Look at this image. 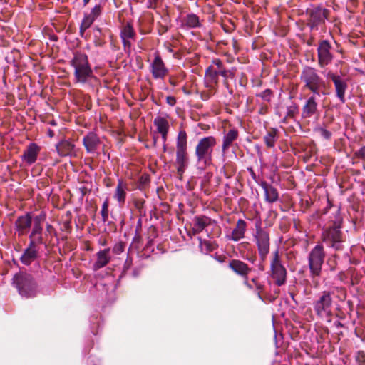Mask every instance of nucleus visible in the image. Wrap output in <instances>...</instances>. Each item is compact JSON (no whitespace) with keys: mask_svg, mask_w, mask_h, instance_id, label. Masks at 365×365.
<instances>
[{"mask_svg":"<svg viewBox=\"0 0 365 365\" xmlns=\"http://www.w3.org/2000/svg\"><path fill=\"white\" fill-rule=\"evenodd\" d=\"M14 283L16 284L19 294L25 297H32L36 294V283L31 274L19 273L14 276Z\"/></svg>","mask_w":365,"mask_h":365,"instance_id":"nucleus-7","label":"nucleus"},{"mask_svg":"<svg viewBox=\"0 0 365 365\" xmlns=\"http://www.w3.org/2000/svg\"><path fill=\"white\" fill-rule=\"evenodd\" d=\"M45 220L44 215H39L35 216L33 218L32 230L29 235V242H34V243L41 245L43 243L42 237V223Z\"/></svg>","mask_w":365,"mask_h":365,"instance_id":"nucleus-13","label":"nucleus"},{"mask_svg":"<svg viewBox=\"0 0 365 365\" xmlns=\"http://www.w3.org/2000/svg\"><path fill=\"white\" fill-rule=\"evenodd\" d=\"M101 7L96 5L89 13H86L80 26V34L83 37L85 31L91 27L94 21L101 15Z\"/></svg>","mask_w":365,"mask_h":365,"instance_id":"nucleus-16","label":"nucleus"},{"mask_svg":"<svg viewBox=\"0 0 365 365\" xmlns=\"http://www.w3.org/2000/svg\"><path fill=\"white\" fill-rule=\"evenodd\" d=\"M46 229L49 233H51V232L53 230V227L51 225H47Z\"/></svg>","mask_w":365,"mask_h":365,"instance_id":"nucleus-46","label":"nucleus"},{"mask_svg":"<svg viewBox=\"0 0 365 365\" xmlns=\"http://www.w3.org/2000/svg\"><path fill=\"white\" fill-rule=\"evenodd\" d=\"M124 251V245L121 242L115 244L113 247V252L115 255H120Z\"/></svg>","mask_w":365,"mask_h":365,"instance_id":"nucleus-40","label":"nucleus"},{"mask_svg":"<svg viewBox=\"0 0 365 365\" xmlns=\"http://www.w3.org/2000/svg\"><path fill=\"white\" fill-rule=\"evenodd\" d=\"M239 133L236 129H231L225 133L222 138V154L225 155L233 143L238 138Z\"/></svg>","mask_w":365,"mask_h":365,"instance_id":"nucleus-25","label":"nucleus"},{"mask_svg":"<svg viewBox=\"0 0 365 365\" xmlns=\"http://www.w3.org/2000/svg\"><path fill=\"white\" fill-rule=\"evenodd\" d=\"M212 66H213L220 73V75L225 78L233 77L232 71L227 70L224 68L222 61L219 58L212 60Z\"/></svg>","mask_w":365,"mask_h":365,"instance_id":"nucleus-29","label":"nucleus"},{"mask_svg":"<svg viewBox=\"0 0 365 365\" xmlns=\"http://www.w3.org/2000/svg\"><path fill=\"white\" fill-rule=\"evenodd\" d=\"M316 94L311 96L305 102L302 110V117L303 118H309L313 116L317 112V103L316 101Z\"/></svg>","mask_w":365,"mask_h":365,"instance_id":"nucleus-23","label":"nucleus"},{"mask_svg":"<svg viewBox=\"0 0 365 365\" xmlns=\"http://www.w3.org/2000/svg\"><path fill=\"white\" fill-rule=\"evenodd\" d=\"M341 222L342 218L337 212L332 227L324 230L322 232L323 241L336 250L342 248V233L340 230Z\"/></svg>","mask_w":365,"mask_h":365,"instance_id":"nucleus-5","label":"nucleus"},{"mask_svg":"<svg viewBox=\"0 0 365 365\" xmlns=\"http://www.w3.org/2000/svg\"><path fill=\"white\" fill-rule=\"evenodd\" d=\"M56 150L61 157L76 156L77 150L75 145L69 140H61L56 145Z\"/></svg>","mask_w":365,"mask_h":365,"instance_id":"nucleus-20","label":"nucleus"},{"mask_svg":"<svg viewBox=\"0 0 365 365\" xmlns=\"http://www.w3.org/2000/svg\"><path fill=\"white\" fill-rule=\"evenodd\" d=\"M163 150H166V145L165 144H163Z\"/></svg>","mask_w":365,"mask_h":365,"instance_id":"nucleus-49","label":"nucleus"},{"mask_svg":"<svg viewBox=\"0 0 365 365\" xmlns=\"http://www.w3.org/2000/svg\"><path fill=\"white\" fill-rule=\"evenodd\" d=\"M277 139V130L272 129L264 136V141L268 148H273Z\"/></svg>","mask_w":365,"mask_h":365,"instance_id":"nucleus-32","label":"nucleus"},{"mask_svg":"<svg viewBox=\"0 0 365 365\" xmlns=\"http://www.w3.org/2000/svg\"><path fill=\"white\" fill-rule=\"evenodd\" d=\"M166 102L168 104L173 106L175 104L176 100L175 97L169 96L166 97Z\"/></svg>","mask_w":365,"mask_h":365,"instance_id":"nucleus-43","label":"nucleus"},{"mask_svg":"<svg viewBox=\"0 0 365 365\" xmlns=\"http://www.w3.org/2000/svg\"><path fill=\"white\" fill-rule=\"evenodd\" d=\"M83 144L88 153H94L100 145L101 140L96 133L90 132L84 136Z\"/></svg>","mask_w":365,"mask_h":365,"instance_id":"nucleus-22","label":"nucleus"},{"mask_svg":"<svg viewBox=\"0 0 365 365\" xmlns=\"http://www.w3.org/2000/svg\"><path fill=\"white\" fill-rule=\"evenodd\" d=\"M220 76L213 66H210L205 71V78L212 84H217L218 76Z\"/></svg>","mask_w":365,"mask_h":365,"instance_id":"nucleus-31","label":"nucleus"},{"mask_svg":"<svg viewBox=\"0 0 365 365\" xmlns=\"http://www.w3.org/2000/svg\"><path fill=\"white\" fill-rule=\"evenodd\" d=\"M247 230V223L244 220H237L235 227L233 229L230 239L233 241H239L245 237Z\"/></svg>","mask_w":365,"mask_h":365,"instance_id":"nucleus-27","label":"nucleus"},{"mask_svg":"<svg viewBox=\"0 0 365 365\" xmlns=\"http://www.w3.org/2000/svg\"><path fill=\"white\" fill-rule=\"evenodd\" d=\"M216 224L215 220H212L206 216H199L194 218L193 232L194 233L201 232L208 225Z\"/></svg>","mask_w":365,"mask_h":365,"instance_id":"nucleus-26","label":"nucleus"},{"mask_svg":"<svg viewBox=\"0 0 365 365\" xmlns=\"http://www.w3.org/2000/svg\"><path fill=\"white\" fill-rule=\"evenodd\" d=\"M250 284L253 287L252 289H250L251 290L255 289L257 292V296L260 299H262V297L261 295V292H262L264 289V285L259 282V279L257 277H254L251 279L250 282H249Z\"/></svg>","mask_w":365,"mask_h":365,"instance_id":"nucleus-36","label":"nucleus"},{"mask_svg":"<svg viewBox=\"0 0 365 365\" xmlns=\"http://www.w3.org/2000/svg\"><path fill=\"white\" fill-rule=\"evenodd\" d=\"M150 70L153 77L155 79H163L168 73V68L158 53L155 54L154 59L150 65Z\"/></svg>","mask_w":365,"mask_h":365,"instance_id":"nucleus-15","label":"nucleus"},{"mask_svg":"<svg viewBox=\"0 0 365 365\" xmlns=\"http://www.w3.org/2000/svg\"><path fill=\"white\" fill-rule=\"evenodd\" d=\"M41 148L34 143H29L21 156L22 160L27 165L34 164L38 158Z\"/></svg>","mask_w":365,"mask_h":365,"instance_id":"nucleus-18","label":"nucleus"},{"mask_svg":"<svg viewBox=\"0 0 365 365\" xmlns=\"http://www.w3.org/2000/svg\"><path fill=\"white\" fill-rule=\"evenodd\" d=\"M33 218L30 213L18 217L15 222V226L19 235H24L28 233L31 227Z\"/></svg>","mask_w":365,"mask_h":365,"instance_id":"nucleus-19","label":"nucleus"},{"mask_svg":"<svg viewBox=\"0 0 365 365\" xmlns=\"http://www.w3.org/2000/svg\"><path fill=\"white\" fill-rule=\"evenodd\" d=\"M271 96L272 91L269 89H267L259 94V96L266 101H269Z\"/></svg>","mask_w":365,"mask_h":365,"instance_id":"nucleus-41","label":"nucleus"},{"mask_svg":"<svg viewBox=\"0 0 365 365\" xmlns=\"http://www.w3.org/2000/svg\"><path fill=\"white\" fill-rule=\"evenodd\" d=\"M317 130L318 131V133H319V135L324 138V139H329L331 136V132H329V130H327V129L324 128H318L317 129Z\"/></svg>","mask_w":365,"mask_h":365,"instance_id":"nucleus-39","label":"nucleus"},{"mask_svg":"<svg viewBox=\"0 0 365 365\" xmlns=\"http://www.w3.org/2000/svg\"><path fill=\"white\" fill-rule=\"evenodd\" d=\"M312 20L313 21L312 28L313 29L318 23L324 21V14L322 10H317L312 12Z\"/></svg>","mask_w":365,"mask_h":365,"instance_id":"nucleus-34","label":"nucleus"},{"mask_svg":"<svg viewBox=\"0 0 365 365\" xmlns=\"http://www.w3.org/2000/svg\"><path fill=\"white\" fill-rule=\"evenodd\" d=\"M185 24L190 28L200 26V20L198 16L193 14H188L185 19Z\"/></svg>","mask_w":365,"mask_h":365,"instance_id":"nucleus-35","label":"nucleus"},{"mask_svg":"<svg viewBox=\"0 0 365 365\" xmlns=\"http://www.w3.org/2000/svg\"><path fill=\"white\" fill-rule=\"evenodd\" d=\"M153 123L159 133L168 132L170 125L165 118L158 116L154 119Z\"/></svg>","mask_w":365,"mask_h":365,"instance_id":"nucleus-30","label":"nucleus"},{"mask_svg":"<svg viewBox=\"0 0 365 365\" xmlns=\"http://www.w3.org/2000/svg\"><path fill=\"white\" fill-rule=\"evenodd\" d=\"M216 145L217 140L212 135L199 140L195 150V155L199 165L207 168L212 165L213 150Z\"/></svg>","mask_w":365,"mask_h":365,"instance_id":"nucleus-1","label":"nucleus"},{"mask_svg":"<svg viewBox=\"0 0 365 365\" xmlns=\"http://www.w3.org/2000/svg\"><path fill=\"white\" fill-rule=\"evenodd\" d=\"M122 41H123V46H124L125 48L130 47L131 43L130 42V39L129 38H122Z\"/></svg>","mask_w":365,"mask_h":365,"instance_id":"nucleus-44","label":"nucleus"},{"mask_svg":"<svg viewBox=\"0 0 365 365\" xmlns=\"http://www.w3.org/2000/svg\"><path fill=\"white\" fill-rule=\"evenodd\" d=\"M261 187L264 191L265 200L267 202L272 203L278 200L279 195L276 188L268 185L266 182L261 183Z\"/></svg>","mask_w":365,"mask_h":365,"instance_id":"nucleus-28","label":"nucleus"},{"mask_svg":"<svg viewBox=\"0 0 365 365\" xmlns=\"http://www.w3.org/2000/svg\"><path fill=\"white\" fill-rule=\"evenodd\" d=\"M101 216L103 222L108 220V199L106 198L102 205Z\"/></svg>","mask_w":365,"mask_h":365,"instance_id":"nucleus-37","label":"nucleus"},{"mask_svg":"<svg viewBox=\"0 0 365 365\" xmlns=\"http://www.w3.org/2000/svg\"><path fill=\"white\" fill-rule=\"evenodd\" d=\"M302 82L304 87L312 91L314 94H324L323 90L325 88V82L319 76L317 70L314 68L306 66L300 75Z\"/></svg>","mask_w":365,"mask_h":365,"instance_id":"nucleus-4","label":"nucleus"},{"mask_svg":"<svg viewBox=\"0 0 365 365\" xmlns=\"http://www.w3.org/2000/svg\"><path fill=\"white\" fill-rule=\"evenodd\" d=\"M110 248H106L98 251L96 253V259L93 265V269L97 271L106 267L111 260L110 255Z\"/></svg>","mask_w":365,"mask_h":365,"instance_id":"nucleus-21","label":"nucleus"},{"mask_svg":"<svg viewBox=\"0 0 365 365\" xmlns=\"http://www.w3.org/2000/svg\"><path fill=\"white\" fill-rule=\"evenodd\" d=\"M128 190V187L127 183L122 180H118L113 197L117 200L120 207H123L125 202Z\"/></svg>","mask_w":365,"mask_h":365,"instance_id":"nucleus-24","label":"nucleus"},{"mask_svg":"<svg viewBox=\"0 0 365 365\" xmlns=\"http://www.w3.org/2000/svg\"><path fill=\"white\" fill-rule=\"evenodd\" d=\"M298 113V107L296 104L292 103L287 108V114L285 118H293Z\"/></svg>","mask_w":365,"mask_h":365,"instance_id":"nucleus-38","label":"nucleus"},{"mask_svg":"<svg viewBox=\"0 0 365 365\" xmlns=\"http://www.w3.org/2000/svg\"><path fill=\"white\" fill-rule=\"evenodd\" d=\"M90 0H83L84 5L87 4Z\"/></svg>","mask_w":365,"mask_h":365,"instance_id":"nucleus-47","label":"nucleus"},{"mask_svg":"<svg viewBox=\"0 0 365 365\" xmlns=\"http://www.w3.org/2000/svg\"><path fill=\"white\" fill-rule=\"evenodd\" d=\"M356 155L359 158H365V145L358 150Z\"/></svg>","mask_w":365,"mask_h":365,"instance_id":"nucleus-42","label":"nucleus"},{"mask_svg":"<svg viewBox=\"0 0 365 365\" xmlns=\"http://www.w3.org/2000/svg\"><path fill=\"white\" fill-rule=\"evenodd\" d=\"M331 46L327 40L319 41L317 48L318 64L320 68H324L330 64L334 58L331 53Z\"/></svg>","mask_w":365,"mask_h":365,"instance_id":"nucleus-11","label":"nucleus"},{"mask_svg":"<svg viewBox=\"0 0 365 365\" xmlns=\"http://www.w3.org/2000/svg\"><path fill=\"white\" fill-rule=\"evenodd\" d=\"M168 133V132L160 133L161 135V138H162L163 144H165V143L167 141Z\"/></svg>","mask_w":365,"mask_h":365,"instance_id":"nucleus-45","label":"nucleus"},{"mask_svg":"<svg viewBox=\"0 0 365 365\" xmlns=\"http://www.w3.org/2000/svg\"><path fill=\"white\" fill-rule=\"evenodd\" d=\"M38 245L39 244L34 243V242H29L28 247L25 249L20 257V260L22 264L25 265H30L38 258Z\"/></svg>","mask_w":365,"mask_h":365,"instance_id":"nucleus-17","label":"nucleus"},{"mask_svg":"<svg viewBox=\"0 0 365 365\" xmlns=\"http://www.w3.org/2000/svg\"><path fill=\"white\" fill-rule=\"evenodd\" d=\"M71 65L74 68V77L76 83H86L93 77L88 56L85 53H75L71 61Z\"/></svg>","mask_w":365,"mask_h":365,"instance_id":"nucleus-2","label":"nucleus"},{"mask_svg":"<svg viewBox=\"0 0 365 365\" xmlns=\"http://www.w3.org/2000/svg\"><path fill=\"white\" fill-rule=\"evenodd\" d=\"M229 267L236 274L244 278V284L248 289H252L253 287L250 284L248 280V274L251 269L248 265L242 261L237 259H232L229 263Z\"/></svg>","mask_w":365,"mask_h":365,"instance_id":"nucleus-14","label":"nucleus"},{"mask_svg":"<svg viewBox=\"0 0 365 365\" xmlns=\"http://www.w3.org/2000/svg\"><path fill=\"white\" fill-rule=\"evenodd\" d=\"M271 275L277 286L283 285L287 280V270L279 259V252L276 251L271 264Z\"/></svg>","mask_w":365,"mask_h":365,"instance_id":"nucleus-10","label":"nucleus"},{"mask_svg":"<svg viewBox=\"0 0 365 365\" xmlns=\"http://www.w3.org/2000/svg\"><path fill=\"white\" fill-rule=\"evenodd\" d=\"M49 135L51 137L53 135V132L51 130H49Z\"/></svg>","mask_w":365,"mask_h":365,"instance_id":"nucleus-48","label":"nucleus"},{"mask_svg":"<svg viewBox=\"0 0 365 365\" xmlns=\"http://www.w3.org/2000/svg\"><path fill=\"white\" fill-rule=\"evenodd\" d=\"M341 75H339L336 72L334 73L331 71H329L326 74V77L333 81L336 96L340 101L344 103L345 102V92L348 88V85L346 79L342 77L344 74H342L341 72Z\"/></svg>","mask_w":365,"mask_h":365,"instance_id":"nucleus-12","label":"nucleus"},{"mask_svg":"<svg viewBox=\"0 0 365 365\" xmlns=\"http://www.w3.org/2000/svg\"><path fill=\"white\" fill-rule=\"evenodd\" d=\"M332 298L330 292H321L319 299L314 302V309L321 318H328L332 315Z\"/></svg>","mask_w":365,"mask_h":365,"instance_id":"nucleus-8","label":"nucleus"},{"mask_svg":"<svg viewBox=\"0 0 365 365\" xmlns=\"http://www.w3.org/2000/svg\"><path fill=\"white\" fill-rule=\"evenodd\" d=\"M254 240L257 247L259 255L262 261H264L269 252L270 238L269 232L260 226L256 227L254 234Z\"/></svg>","mask_w":365,"mask_h":365,"instance_id":"nucleus-9","label":"nucleus"},{"mask_svg":"<svg viewBox=\"0 0 365 365\" xmlns=\"http://www.w3.org/2000/svg\"><path fill=\"white\" fill-rule=\"evenodd\" d=\"M325 255L324 247L322 245H317L310 251L308 256V265L311 277L314 278L321 275Z\"/></svg>","mask_w":365,"mask_h":365,"instance_id":"nucleus-6","label":"nucleus"},{"mask_svg":"<svg viewBox=\"0 0 365 365\" xmlns=\"http://www.w3.org/2000/svg\"><path fill=\"white\" fill-rule=\"evenodd\" d=\"M135 35V34L134 29L131 24L129 23L124 26L120 33L121 38L132 39L134 38Z\"/></svg>","mask_w":365,"mask_h":365,"instance_id":"nucleus-33","label":"nucleus"},{"mask_svg":"<svg viewBox=\"0 0 365 365\" xmlns=\"http://www.w3.org/2000/svg\"><path fill=\"white\" fill-rule=\"evenodd\" d=\"M189 165L187 135L185 130L178 132L176 140V158L175 165L178 175H182Z\"/></svg>","mask_w":365,"mask_h":365,"instance_id":"nucleus-3","label":"nucleus"}]
</instances>
